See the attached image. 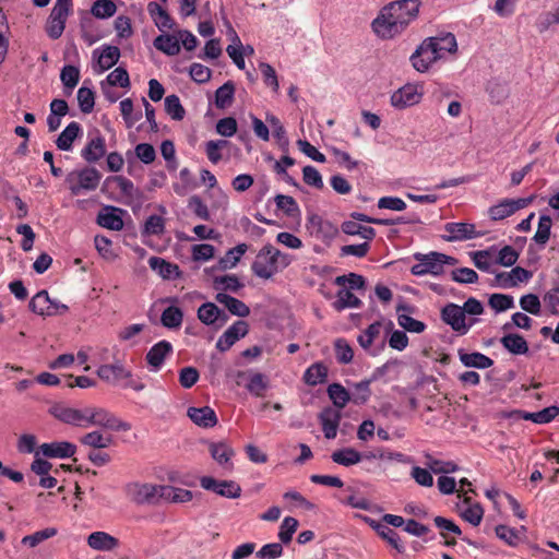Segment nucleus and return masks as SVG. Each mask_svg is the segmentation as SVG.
<instances>
[{
    "instance_id": "obj_1",
    "label": "nucleus",
    "mask_w": 559,
    "mask_h": 559,
    "mask_svg": "<svg viewBox=\"0 0 559 559\" xmlns=\"http://www.w3.org/2000/svg\"><path fill=\"white\" fill-rule=\"evenodd\" d=\"M420 0H396L384 5L372 21V31L382 39H392L418 17Z\"/></svg>"
},
{
    "instance_id": "obj_2",
    "label": "nucleus",
    "mask_w": 559,
    "mask_h": 559,
    "mask_svg": "<svg viewBox=\"0 0 559 559\" xmlns=\"http://www.w3.org/2000/svg\"><path fill=\"white\" fill-rule=\"evenodd\" d=\"M457 49L456 38L452 33L425 39L411 57L413 67L418 72H426L440 59L447 58Z\"/></svg>"
},
{
    "instance_id": "obj_3",
    "label": "nucleus",
    "mask_w": 559,
    "mask_h": 559,
    "mask_svg": "<svg viewBox=\"0 0 559 559\" xmlns=\"http://www.w3.org/2000/svg\"><path fill=\"white\" fill-rule=\"evenodd\" d=\"M293 257L284 253L272 245L263 246L257 253L252 264V273L261 280H270L290 265Z\"/></svg>"
},
{
    "instance_id": "obj_4",
    "label": "nucleus",
    "mask_w": 559,
    "mask_h": 559,
    "mask_svg": "<svg viewBox=\"0 0 559 559\" xmlns=\"http://www.w3.org/2000/svg\"><path fill=\"white\" fill-rule=\"evenodd\" d=\"M414 258L417 263L412 266L411 273L415 276L426 274L439 276L444 273L445 265H455L457 263L455 258L437 251L415 253Z\"/></svg>"
},
{
    "instance_id": "obj_5",
    "label": "nucleus",
    "mask_w": 559,
    "mask_h": 559,
    "mask_svg": "<svg viewBox=\"0 0 559 559\" xmlns=\"http://www.w3.org/2000/svg\"><path fill=\"white\" fill-rule=\"evenodd\" d=\"M102 179L100 173L93 167H86L78 171L68 174L66 182L73 195L81 194L82 191H94Z\"/></svg>"
},
{
    "instance_id": "obj_6",
    "label": "nucleus",
    "mask_w": 559,
    "mask_h": 559,
    "mask_svg": "<svg viewBox=\"0 0 559 559\" xmlns=\"http://www.w3.org/2000/svg\"><path fill=\"white\" fill-rule=\"evenodd\" d=\"M441 320L451 326V329L457 333L459 335H465L468 333L471 328L478 321L477 319H471L468 322L466 321V316H464L463 309L461 306L449 302L441 309Z\"/></svg>"
},
{
    "instance_id": "obj_7",
    "label": "nucleus",
    "mask_w": 559,
    "mask_h": 559,
    "mask_svg": "<svg viewBox=\"0 0 559 559\" xmlns=\"http://www.w3.org/2000/svg\"><path fill=\"white\" fill-rule=\"evenodd\" d=\"M50 413L56 419L67 425L80 428L90 427V406H85L83 408H74L57 404L51 407Z\"/></svg>"
},
{
    "instance_id": "obj_8",
    "label": "nucleus",
    "mask_w": 559,
    "mask_h": 559,
    "mask_svg": "<svg viewBox=\"0 0 559 559\" xmlns=\"http://www.w3.org/2000/svg\"><path fill=\"white\" fill-rule=\"evenodd\" d=\"M173 491L165 485L134 484L129 487V496L139 504H153L163 500V495Z\"/></svg>"
},
{
    "instance_id": "obj_9",
    "label": "nucleus",
    "mask_w": 559,
    "mask_h": 559,
    "mask_svg": "<svg viewBox=\"0 0 559 559\" xmlns=\"http://www.w3.org/2000/svg\"><path fill=\"white\" fill-rule=\"evenodd\" d=\"M96 426L112 431H129L131 425L103 407L90 406V427Z\"/></svg>"
},
{
    "instance_id": "obj_10",
    "label": "nucleus",
    "mask_w": 559,
    "mask_h": 559,
    "mask_svg": "<svg viewBox=\"0 0 559 559\" xmlns=\"http://www.w3.org/2000/svg\"><path fill=\"white\" fill-rule=\"evenodd\" d=\"M423 96V86L408 83L393 92L390 102L395 109L401 110L419 104Z\"/></svg>"
},
{
    "instance_id": "obj_11",
    "label": "nucleus",
    "mask_w": 559,
    "mask_h": 559,
    "mask_svg": "<svg viewBox=\"0 0 559 559\" xmlns=\"http://www.w3.org/2000/svg\"><path fill=\"white\" fill-rule=\"evenodd\" d=\"M106 189H117L124 204L140 202L142 192L135 188L133 182L123 176H110L104 182Z\"/></svg>"
},
{
    "instance_id": "obj_12",
    "label": "nucleus",
    "mask_w": 559,
    "mask_h": 559,
    "mask_svg": "<svg viewBox=\"0 0 559 559\" xmlns=\"http://www.w3.org/2000/svg\"><path fill=\"white\" fill-rule=\"evenodd\" d=\"M307 228L314 238L326 245L338 235V228L335 224L317 214L308 217Z\"/></svg>"
},
{
    "instance_id": "obj_13",
    "label": "nucleus",
    "mask_w": 559,
    "mask_h": 559,
    "mask_svg": "<svg viewBox=\"0 0 559 559\" xmlns=\"http://www.w3.org/2000/svg\"><path fill=\"white\" fill-rule=\"evenodd\" d=\"M534 197L519 199H503L498 204L489 207L488 214L492 221L504 219L519 210L528 206L533 202Z\"/></svg>"
},
{
    "instance_id": "obj_14",
    "label": "nucleus",
    "mask_w": 559,
    "mask_h": 559,
    "mask_svg": "<svg viewBox=\"0 0 559 559\" xmlns=\"http://www.w3.org/2000/svg\"><path fill=\"white\" fill-rule=\"evenodd\" d=\"M200 484L203 489L226 498H238L241 493L240 486L233 480H216L213 477L203 476Z\"/></svg>"
},
{
    "instance_id": "obj_15",
    "label": "nucleus",
    "mask_w": 559,
    "mask_h": 559,
    "mask_svg": "<svg viewBox=\"0 0 559 559\" xmlns=\"http://www.w3.org/2000/svg\"><path fill=\"white\" fill-rule=\"evenodd\" d=\"M106 154L105 138L98 130L90 132L87 143L81 151V156L87 163H96Z\"/></svg>"
},
{
    "instance_id": "obj_16",
    "label": "nucleus",
    "mask_w": 559,
    "mask_h": 559,
    "mask_svg": "<svg viewBox=\"0 0 559 559\" xmlns=\"http://www.w3.org/2000/svg\"><path fill=\"white\" fill-rule=\"evenodd\" d=\"M444 230L448 235L442 236V238L449 242L464 241L483 236L481 233L476 231L475 225L469 223H447L444 225Z\"/></svg>"
},
{
    "instance_id": "obj_17",
    "label": "nucleus",
    "mask_w": 559,
    "mask_h": 559,
    "mask_svg": "<svg viewBox=\"0 0 559 559\" xmlns=\"http://www.w3.org/2000/svg\"><path fill=\"white\" fill-rule=\"evenodd\" d=\"M198 319L205 325H212L215 329H221L227 323L229 317L215 304L205 302L198 309Z\"/></svg>"
},
{
    "instance_id": "obj_18",
    "label": "nucleus",
    "mask_w": 559,
    "mask_h": 559,
    "mask_svg": "<svg viewBox=\"0 0 559 559\" xmlns=\"http://www.w3.org/2000/svg\"><path fill=\"white\" fill-rule=\"evenodd\" d=\"M120 58V50L116 46H104L100 49H95L93 51V59L96 60L94 66L95 73H104L105 71L112 68Z\"/></svg>"
},
{
    "instance_id": "obj_19",
    "label": "nucleus",
    "mask_w": 559,
    "mask_h": 559,
    "mask_svg": "<svg viewBox=\"0 0 559 559\" xmlns=\"http://www.w3.org/2000/svg\"><path fill=\"white\" fill-rule=\"evenodd\" d=\"M532 273L521 266H515L509 272H499L495 276V286L500 288H513L520 283L527 282Z\"/></svg>"
},
{
    "instance_id": "obj_20",
    "label": "nucleus",
    "mask_w": 559,
    "mask_h": 559,
    "mask_svg": "<svg viewBox=\"0 0 559 559\" xmlns=\"http://www.w3.org/2000/svg\"><path fill=\"white\" fill-rule=\"evenodd\" d=\"M248 333L247 322L239 320L231 324L217 340L216 348L219 352L228 350L237 341Z\"/></svg>"
},
{
    "instance_id": "obj_21",
    "label": "nucleus",
    "mask_w": 559,
    "mask_h": 559,
    "mask_svg": "<svg viewBox=\"0 0 559 559\" xmlns=\"http://www.w3.org/2000/svg\"><path fill=\"white\" fill-rule=\"evenodd\" d=\"M39 452L49 459H69L76 452V445L69 441H55L43 443Z\"/></svg>"
},
{
    "instance_id": "obj_22",
    "label": "nucleus",
    "mask_w": 559,
    "mask_h": 559,
    "mask_svg": "<svg viewBox=\"0 0 559 559\" xmlns=\"http://www.w3.org/2000/svg\"><path fill=\"white\" fill-rule=\"evenodd\" d=\"M386 365L377 368L370 379H366L353 384L352 402L356 405L365 404L371 396L370 384L384 373Z\"/></svg>"
},
{
    "instance_id": "obj_23",
    "label": "nucleus",
    "mask_w": 559,
    "mask_h": 559,
    "mask_svg": "<svg viewBox=\"0 0 559 559\" xmlns=\"http://www.w3.org/2000/svg\"><path fill=\"white\" fill-rule=\"evenodd\" d=\"M170 342L163 340L154 344L146 354V361L152 370L157 371L164 365L165 358L173 353Z\"/></svg>"
},
{
    "instance_id": "obj_24",
    "label": "nucleus",
    "mask_w": 559,
    "mask_h": 559,
    "mask_svg": "<svg viewBox=\"0 0 559 559\" xmlns=\"http://www.w3.org/2000/svg\"><path fill=\"white\" fill-rule=\"evenodd\" d=\"M341 419V411L332 407H325L319 414L322 431L326 439H334L336 437Z\"/></svg>"
},
{
    "instance_id": "obj_25",
    "label": "nucleus",
    "mask_w": 559,
    "mask_h": 559,
    "mask_svg": "<svg viewBox=\"0 0 559 559\" xmlns=\"http://www.w3.org/2000/svg\"><path fill=\"white\" fill-rule=\"evenodd\" d=\"M187 416L193 424L202 428H212L217 424V416L210 406L189 407Z\"/></svg>"
},
{
    "instance_id": "obj_26",
    "label": "nucleus",
    "mask_w": 559,
    "mask_h": 559,
    "mask_svg": "<svg viewBox=\"0 0 559 559\" xmlns=\"http://www.w3.org/2000/svg\"><path fill=\"white\" fill-rule=\"evenodd\" d=\"M97 376L107 383L116 384L120 380L131 377V372L127 370L122 364L116 362L99 366Z\"/></svg>"
},
{
    "instance_id": "obj_27",
    "label": "nucleus",
    "mask_w": 559,
    "mask_h": 559,
    "mask_svg": "<svg viewBox=\"0 0 559 559\" xmlns=\"http://www.w3.org/2000/svg\"><path fill=\"white\" fill-rule=\"evenodd\" d=\"M70 13L52 8L46 24V33L51 39H58L63 34Z\"/></svg>"
},
{
    "instance_id": "obj_28",
    "label": "nucleus",
    "mask_w": 559,
    "mask_h": 559,
    "mask_svg": "<svg viewBox=\"0 0 559 559\" xmlns=\"http://www.w3.org/2000/svg\"><path fill=\"white\" fill-rule=\"evenodd\" d=\"M412 311V307L401 304L396 307L397 323L405 331L411 333H421L426 329V324L423 321L416 320L411 317L407 312Z\"/></svg>"
},
{
    "instance_id": "obj_29",
    "label": "nucleus",
    "mask_w": 559,
    "mask_h": 559,
    "mask_svg": "<svg viewBox=\"0 0 559 559\" xmlns=\"http://www.w3.org/2000/svg\"><path fill=\"white\" fill-rule=\"evenodd\" d=\"M215 300L223 305L234 316L245 318L250 314V308L243 301L228 294L217 293Z\"/></svg>"
},
{
    "instance_id": "obj_30",
    "label": "nucleus",
    "mask_w": 559,
    "mask_h": 559,
    "mask_svg": "<svg viewBox=\"0 0 559 559\" xmlns=\"http://www.w3.org/2000/svg\"><path fill=\"white\" fill-rule=\"evenodd\" d=\"M87 545L95 550L109 551L119 545V540L106 532L97 531L88 535Z\"/></svg>"
},
{
    "instance_id": "obj_31",
    "label": "nucleus",
    "mask_w": 559,
    "mask_h": 559,
    "mask_svg": "<svg viewBox=\"0 0 559 559\" xmlns=\"http://www.w3.org/2000/svg\"><path fill=\"white\" fill-rule=\"evenodd\" d=\"M121 210L114 206H106L103 212L97 215V223L104 228L110 230H121L123 228V221L119 213Z\"/></svg>"
},
{
    "instance_id": "obj_32",
    "label": "nucleus",
    "mask_w": 559,
    "mask_h": 559,
    "mask_svg": "<svg viewBox=\"0 0 559 559\" xmlns=\"http://www.w3.org/2000/svg\"><path fill=\"white\" fill-rule=\"evenodd\" d=\"M29 309L40 316H56L53 300L46 290L38 292L29 301Z\"/></svg>"
},
{
    "instance_id": "obj_33",
    "label": "nucleus",
    "mask_w": 559,
    "mask_h": 559,
    "mask_svg": "<svg viewBox=\"0 0 559 559\" xmlns=\"http://www.w3.org/2000/svg\"><path fill=\"white\" fill-rule=\"evenodd\" d=\"M460 516L472 524L473 526H478L484 516V509L479 503L469 504L467 498L463 500L461 504L457 506Z\"/></svg>"
},
{
    "instance_id": "obj_34",
    "label": "nucleus",
    "mask_w": 559,
    "mask_h": 559,
    "mask_svg": "<svg viewBox=\"0 0 559 559\" xmlns=\"http://www.w3.org/2000/svg\"><path fill=\"white\" fill-rule=\"evenodd\" d=\"M147 11L159 31L171 29L174 21L168 12L157 2H150Z\"/></svg>"
},
{
    "instance_id": "obj_35",
    "label": "nucleus",
    "mask_w": 559,
    "mask_h": 559,
    "mask_svg": "<svg viewBox=\"0 0 559 559\" xmlns=\"http://www.w3.org/2000/svg\"><path fill=\"white\" fill-rule=\"evenodd\" d=\"M148 264L151 269L156 271L163 278L171 280L177 278L180 275L179 266L177 264L167 262L163 258L151 257Z\"/></svg>"
},
{
    "instance_id": "obj_36",
    "label": "nucleus",
    "mask_w": 559,
    "mask_h": 559,
    "mask_svg": "<svg viewBox=\"0 0 559 559\" xmlns=\"http://www.w3.org/2000/svg\"><path fill=\"white\" fill-rule=\"evenodd\" d=\"M81 133V126L76 121L70 122L56 140V145L61 151H71L74 140Z\"/></svg>"
},
{
    "instance_id": "obj_37",
    "label": "nucleus",
    "mask_w": 559,
    "mask_h": 559,
    "mask_svg": "<svg viewBox=\"0 0 559 559\" xmlns=\"http://www.w3.org/2000/svg\"><path fill=\"white\" fill-rule=\"evenodd\" d=\"M331 459L334 463L349 467L362 461V455L354 448L347 447L332 452Z\"/></svg>"
},
{
    "instance_id": "obj_38",
    "label": "nucleus",
    "mask_w": 559,
    "mask_h": 559,
    "mask_svg": "<svg viewBox=\"0 0 559 559\" xmlns=\"http://www.w3.org/2000/svg\"><path fill=\"white\" fill-rule=\"evenodd\" d=\"M425 461L424 464L428 467L433 474H451L459 469L456 463L452 461H443L439 460L430 453L424 454Z\"/></svg>"
},
{
    "instance_id": "obj_39",
    "label": "nucleus",
    "mask_w": 559,
    "mask_h": 559,
    "mask_svg": "<svg viewBox=\"0 0 559 559\" xmlns=\"http://www.w3.org/2000/svg\"><path fill=\"white\" fill-rule=\"evenodd\" d=\"M459 357L461 362L465 367L469 368L487 369L493 365V360L491 358L478 352L464 353L463 350H460Z\"/></svg>"
},
{
    "instance_id": "obj_40",
    "label": "nucleus",
    "mask_w": 559,
    "mask_h": 559,
    "mask_svg": "<svg viewBox=\"0 0 559 559\" xmlns=\"http://www.w3.org/2000/svg\"><path fill=\"white\" fill-rule=\"evenodd\" d=\"M500 342L502 346L513 355H525L528 353V344L520 334H506Z\"/></svg>"
},
{
    "instance_id": "obj_41",
    "label": "nucleus",
    "mask_w": 559,
    "mask_h": 559,
    "mask_svg": "<svg viewBox=\"0 0 559 559\" xmlns=\"http://www.w3.org/2000/svg\"><path fill=\"white\" fill-rule=\"evenodd\" d=\"M248 245L239 243L236 247L227 250L224 257H222L218 261V267L223 271L234 269L242 255L247 252Z\"/></svg>"
},
{
    "instance_id": "obj_42",
    "label": "nucleus",
    "mask_w": 559,
    "mask_h": 559,
    "mask_svg": "<svg viewBox=\"0 0 559 559\" xmlns=\"http://www.w3.org/2000/svg\"><path fill=\"white\" fill-rule=\"evenodd\" d=\"M80 442L82 445H85L88 448L105 449L111 444L112 438H111V436L105 435V433L100 432L99 430H93L91 432L83 435L80 438Z\"/></svg>"
},
{
    "instance_id": "obj_43",
    "label": "nucleus",
    "mask_w": 559,
    "mask_h": 559,
    "mask_svg": "<svg viewBox=\"0 0 559 559\" xmlns=\"http://www.w3.org/2000/svg\"><path fill=\"white\" fill-rule=\"evenodd\" d=\"M154 47L167 56H176L180 52L178 37L169 34H162L154 39Z\"/></svg>"
},
{
    "instance_id": "obj_44",
    "label": "nucleus",
    "mask_w": 559,
    "mask_h": 559,
    "mask_svg": "<svg viewBox=\"0 0 559 559\" xmlns=\"http://www.w3.org/2000/svg\"><path fill=\"white\" fill-rule=\"evenodd\" d=\"M213 286L216 290L237 293L243 288V284L240 282L236 274H225L215 276L213 280Z\"/></svg>"
},
{
    "instance_id": "obj_45",
    "label": "nucleus",
    "mask_w": 559,
    "mask_h": 559,
    "mask_svg": "<svg viewBox=\"0 0 559 559\" xmlns=\"http://www.w3.org/2000/svg\"><path fill=\"white\" fill-rule=\"evenodd\" d=\"M326 392L333 405L336 407L335 409L341 411L352 401L350 393L340 383L330 384Z\"/></svg>"
},
{
    "instance_id": "obj_46",
    "label": "nucleus",
    "mask_w": 559,
    "mask_h": 559,
    "mask_svg": "<svg viewBox=\"0 0 559 559\" xmlns=\"http://www.w3.org/2000/svg\"><path fill=\"white\" fill-rule=\"evenodd\" d=\"M210 453L213 460L219 465H230V459L234 456V450L225 442H212L210 443Z\"/></svg>"
},
{
    "instance_id": "obj_47",
    "label": "nucleus",
    "mask_w": 559,
    "mask_h": 559,
    "mask_svg": "<svg viewBox=\"0 0 559 559\" xmlns=\"http://www.w3.org/2000/svg\"><path fill=\"white\" fill-rule=\"evenodd\" d=\"M342 230L346 235L360 236L368 242L376 237V229L370 226H364L355 221H346L342 224Z\"/></svg>"
},
{
    "instance_id": "obj_48",
    "label": "nucleus",
    "mask_w": 559,
    "mask_h": 559,
    "mask_svg": "<svg viewBox=\"0 0 559 559\" xmlns=\"http://www.w3.org/2000/svg\"><path fill=\"white\" fill-rule=\"evenodd\" d=\"M326 378L328 368L321 362L312 364L304 373L305 382L312 386L323 383Z\"/></svg>"
},
{
    "instance_id": "obj_49",
    "label": "nucleus",
    "mask_w": 559,
    "mask_h": 559,
    "mask_svg": "<svg viewBox=\"0 0 559 559\" xmlns=\"http://www.w3.org/2000/svg\"><path fill=\"white\" fill-rule=\"evenodd\" d=\"M235 96V84L227 81L219 86L215 92V106L219 109H225L233 104Z\"/></svg>"
},
{
    "instance_id": "obj_50",
    "label": "nucleus",
    "mask_w": 559,
    "mask_h": 559,
    "mask_svg": "<svg viewBox=\"0 0 559 559\" xmlns=\"http://www.w3.org/2000/svg\"><path fill=\"white\" fill-rule=\"evenodd\" d=\"M269 388V379L260 372H254L249 376L246 389L254 396L262 397Z\"/></svg>"
},
{
    "instance_id": "obj_51",
    "label": "nucleus",
    "mask_w": 559,
    "mask_h": 559,
    "mask_svg": "<svg viewBox=\"0 0 559 559\" xmlns=\"http://www.w3.org/2000/svg\"><path fill=\"white\" fill-rule=\"evenodd\" d=\"M361 306V300L354 295L349 289H340L336 295V301L334 302V308L336 310H344L346 308H359Z\"/></svg>"
},
{
    "instance_id": "obj_52",
    "label": "nucleus",
    "mask_w": 559,
    "mask_h": 559,
    "mask_svg": "<svg viewBox=\"0 0 559 559\" xmlns=\"http://www.w3.org/2000/svg\"><path fill=\"white\" fill-rule=\"evenodd\" d=\"M275 204L278 210L290 217H295L300 214L299 205L296 200L290 195L277 194L274 198Z\"/></svg>"
},
{
    "instance_id": "obj_53",
    "label": "nucleus",
    "mask_w": 559,
    "mask_h": 559,
    "mask_svg": "<svg viewBox=\"0 0 559 559\" xmlns=\"http://www.w3.org/2000/svg\"><path fill=\"white\" fill-rule=\"evenodd\" d=\"M552 219L549 215H540L537 230L534 235V241L540 246H545L550 237Z\"/></svg>"
},
{
    "instance_id": "obj_54",
    "label": "nucleus",
    "mask_w": 559,
    "mask_h": 559,
    "mask_svg": "<svg viewBox=\"0 0 559 559\" xmlns=\"http://www.w3.org/2000/svg\"><path fill=\"white\" fill-rule=\"evenodd\" d=\"M183 313L178 307L166 308L160 317L162 324L168 329H177L181 325Z\"/></svg>"
},
{
    "instance_id": "obj_55",
    "label": "nucleus",
    "mask_w": 559,
    "mask_h": 559,
    "mask_svg": "<svg viewBox=\"0 0 559 559\" xmlns=\"http://www.w3.org/2000/svg\"><path fill=\"white\" fill-rule=\"evenodd\" d=\"M80 76V69L72 64L64 66L60 72V80L64 88L69 90V92H72V90L78 85Z\"/></svg>"
},
{
    "instance_id": "obj_56",
    "label": "nucleus",
    "mask_w": 559,
    "mask_h": 559,
    "mask_svg": "<svg viewBox=\"0 0 559 559\" xmlns=\"http://www.w3.org/2000/svg\"><path fill=\"white\" fill-rule=\"evenodd\" d=\"M229 145L227 140H211L205 143V153L212 164H217L222 160V150Z\"/></svg>"
},
{
    "instance_id": "obj_57",
    "label": "nucleus",
    "mask_w": 559,
    "mask_h": 559,
    "mask_svg": "<svg viewBox=\"0 0 559 559\" xmlns=\"http://www.w3.org/2000/svg\"><path fill=\"white\" fill-rule=\"evenodd\" d=\"M495 531L497 537L503 540L509 546L516 547L522 540L520 532L510 526L500 524L496 526Z\"/></svg>"
},
{
    "instance_id": "obj_58",
    "label": "nucleus",
    "mask_w": 559,
    "mask_h": 559,
    "mask_svg": "<svg viewBox=\"0 0 559 559\" xmlns=\"http://www.w3.org/2000/svg\"><path fill=\"white\" fill-rule=\"evenodd\" d=\"M116 11L117 7L111 0H96L91 8V13L97 19L111 17Z\"/></svg>"
},
{
    "instance_id": "obj_59",
    "label": "nucleus",
    "mask_w": 559,
    "mask_h": 559,
    "mask_svg": "<svg viewBox=\"0 0 559 559\" xmlns=\"http://www.w3.org/2000/svg\"><path fill=\"white\" fill-rule=\"evenodd\" d=\"M80 110L84 114H90L94 109L95 94L92 88L81 86L76 94Z\"/></svg>"
},
{
    "instance_id": "obj_60",
    "label": "nucleus",
    "mask_w": 559,
    "mask_h": 559,
    "mask_svg": "<svg viewBox=\"0 0 559 559\" xmlns=\"http://www.w3.org/2000/svg\"><path fill=\"white\" fill-rule=\"evenodd\" d=\"M121 116L128 128L134 126L142 118V112H134L133 102L130 98L122 99L119 104Z\"/></svg>"
},
{
    "instance_id": "obj_61",
    "label": "nucleus",
    "mask_w": 559,
    "mask_h": 559,
    "mask_svg": "<svg viewBox=\"0 0 559 559\" xmlns=\"http://www.w3.org/2000/svg\"><path fill=\"white\" fill-rule=\"evenodd\" d=\"M488 305L496 312H503L506 310L514 308V299L511 295L492 294L489 297Z\"/></svg>"
},
{
    "instance_id": "obj_62",
    "label": "nucleus",
    "mask_w": 559,
    "mask_h": 559,
    "mask_svg": "<svg viewBox=\"0 0 559 559\" xmlns=\"http://www.w3.org/2000/svg\"><path fill=\"white\" fill-rule=\"evenodd\" d=\"M558 24H559V5L555 9V11L540 13L536 21V28L539 33H545L552 25H558Z\"/></svg>"
},
{
    "instance_id": "obj_63",
    "label": "nucleus",
    "mask_w": 559,
    "mask_h": 559,
    "mask_svg": "<svg viewBox=\"0 0 559 559\" xmlns=\"http://www.w3.org/2000/svg\"><path fill=\"white\" fill-rule=\"evenodd\" d=\"M165 110L174 120H182L186 114L179 97L175 94L165 98Z\"/></svg>"
},
{
    "instance_id": "obj_64",
    "label": "nucleus",
    "mask_w": 559,
    "mask_h": 559,
    "mask_svg": "<svg viewBox=\"0 0 559 559\" xmlns=\"http://www.w3.org/2000/svg\"><path fill=\"white\" fill-rule=\"evenodd\" d=\"M215 248L210 243H199L191 248V255L195 262H206L214 258Z\"/></svg>"
}]
</instances>
